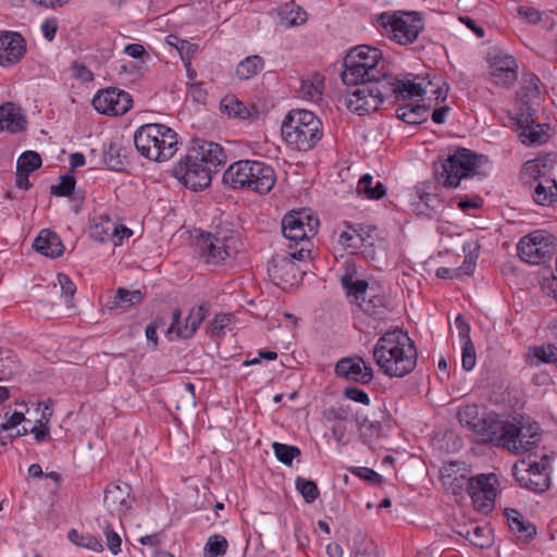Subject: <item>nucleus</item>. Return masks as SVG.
<instances>
[{
	"instance_id": "obj_55",
	"label": "nucleus",
	"mask_w": 557,
	"mask_h": 557,
	"mask_svg": "<svg viewBox=\"0 0 557 557\" xmlns=\"http://www.w3.org/2000/svg\"><path fill=\"white\" fill-rule=\"evenodd\" d=\"M533 356L543 363H553L557 356V346L554 344H547L542 346H534Z\"/></svg>"
},
{
	"instance_id": "obj_46",
	"label": "nucleus",
	"mask_w": 557,
	"mask_h": 557,
	"mask_svg": "<svg viewBox=\"0 0 557 557\" xmlns=\"http://www.w3.org/2000/svg\"><path fill=\"white\" fill-rule=\"evenodd\" d=\"M228 548V542L225 536L221 534H213L209 536L205 547V557H220L224 556Z\"/></svg>"
},
{
	"instance_id": "obj_2",
	"label": "nucleus",
	"mask_w": 557,
	"mask_h": 557,
	"mask_svg": "<svg viewBox=\"0 0 557 557\" xmlns=\"http://www.w3.org/2000/svg\"><path fill=\"white\" fill-rule=\"evenodd\" d=\"M360 94L368 95L362 103L359 99L350 100L349 110L359 115H366L375 112L381 104L387 102L394 104L399 100L413 99L416 97H423L426 94V87L418 75L412 73H400L393 75L389 72L382 82H379L377 88L368 89L366 86Z\"/></svg>"
},
{
	"instance_id": "obj_36",
	"label": "nucleus",
	"mask_w": 557,
	"mask_h": 557,
	"mask_svg": "<svg viewBox=\"0 0 557 557\" xmlns=\"http://www.w3.org/2000/svg\"><path fill=\"white\" fill-rule=\"evenodd\" d=\"M222 113L228 117L246 120L250 116L248 107L234 95H226L220 102Z\"/></svg>"
},
{
	"instance_id": "obj_11",
	"label": "nucleus",
	"mask_w": 557,
	"mask_h": 557,
	"mask_svg": "<svg viewBox=\"0 0 557 557\" xmlns=\"http://www.w3.org/2000/svg\"><path fill=\"white\" fill-rule=\"evenodd\" d=\"M239 236L233 230L201 232L196 238L200 258L207 264H220L238 252Z\"/></svg>"
},
{
	"instance_id": "obj_57",
	"label": "nucleus",
	"mask_w": 557,
	"mask_h": 557,
	"mask_svg": "<svg viewBox=\"0 0 557 557\" xmlns=\"http://www.w3.org/2000/svg\"><path fill=\"white\" fill-rule=\"evenodd\" d=\"M343 395L349 400H354L363 405H369L370 403L369 395L363 389H360L356 386L346 387L343 392Z\"/></svg>"
},
{
	"instance_id": "obj_7",
	"label": "nucleus",
	"mask_w": 557,
	"mask_h": 557,
	"mask_svg": "<svg viewBox=\"0 0 557 557\" xmlns=\"http://www.w3.org/2000/svg\"><path fill=\"white\" fill-rule=\"evenodd\" d=\"M281 131L285 141L299 151L311 150L323 136L322 122L313 112L304 109L289 111Z\"/></svg>"
},
{
	"instance_id": "obj_16",
	"label": "nucleus",
	"mask_w": 557,
	"mask_h": 557,
	"mask_svg": "<svg viewBox=\"0 0 557 557\" xmlns=\"http://www.w3.org/2000/svg\"><path fill=\"white\" fill-rule=\"evenodd\" d=\"M212 173L208 165H203L199 161L194 164L188 152L173 169V175L185 187L195 191L205 189L210 185Z\"/></svg>"
},
{
	"instance_id": "obj_37",
	"label": "nucleus",
	"mask_w": 557,
	"mask_h": 557,
	"mask_svg": "<svg viewBox=\"0 0 557 557\" xmlns=\"http://www.w3.org/2000/svg\"><path fill=\"white\" fill-rule=\"evenodd\" d=\"M264 67V60L257 54L246 57L235 70V75L240 81H247L256 76Z\"/></svg>"
},
{
	"instance_id": "obj_27",
	"label": "nucleus",
	"mask_w": 557,
	"mask_h": 557,
	"mask_svg": "<svg viewBox=\"0 0 557 557\" xmlns=\"http://www.w3.org/2000/svg\"><path fill=\"white\" fill-rule=\"evenodd\" d=\"M510 531L523 543H529L536 535V527L527 520L523 515L513 508H507L504 512Z\"/></svg>"
},
{
	"instance_id": "obj_25",
	"label": "nucleus",
	"mask_w": 557,
	"mask_h": 557,
	"mask_svg": "<svg viewBox=\"0 0 557 557\" xmlns=\"http://www.w3.org/2000/svg\"><path fill=\"white\" fill-rule=\"evenodd\" d=\"M26 53V42L16 32L0 33V65L10 67L18 63Z\"/></svg>"
},
{
	"instance_id": "obj_54",
	"label": "nucleus",
	"mask_w": 557,
	"mask_h": 557,
	"mask_svg": "<svg viewBox=\"0 0 557 557\" xmlns=\"http://www.w3.org/2000/svg\"><path fill=\"white\" fill-rule=\"evenodd\" d=\"M166 42L170 46H173L177 49V51L180 52V54L184 61L186 59H190L191 54L195 51L194 45H191L189 41L183 40L174 35H169L166 37Z\"/></svg>"
},
{
	"instance_id": "obj_44",
	"label": "nucleus",
	"mask_w": 557,
	"mask_h": 557,
	"mask_svg": "<svg viewBox=\"0 0 557 557\" xmlns=\"http://www.w3.org/2000/svg\"><path fill=\"white\" fill-rule=\"evenodd\" d=\"M67 539L75 545L84 547L97 553L103 550L102 543L90 533H79L77 530L72 529L67 533Z\"/></svg>"
},
{
	"instance_id": "obj_26",
	"label": "nucleus",
	"mask_w": 557,
	"mask_h": 557,
	"mask_svg": "<svg viewBox=\"0 0 557 557\" xmlns=\"http://www.w3.org/2000/svg\"><path fill=\"white\" fill-rule=\"evenodd\" d=\"M249 190L258 194H268L275 185L276 176L272 166L261 161L249 160L248 165Z\"/></svg>"
},
{
	"instance_id": "obj_48",
	"label": "nucleus",
	"mask_w": 557,
	"mask_h": 557,
	"mask_svg": "<svg viewBox=\"0 0 557 557\" xmlns=\"http://www.w3.org/2000/svg\"><path fill=\"white\" fill-rule=\"evenodd\" d=\"M295 486L307 504H312L320 496L317 484L311 480L297 476Z\"/></svg>"
},
{
	"instance_id": "obj_1",
	"label": "nucleus",
	"mask_w": 557,
	"mask_h": 557,
	"mask_svg": "<svg viewBox=\"0 0 557 557\" xmlns=\"http://www.w3.org/2000/svg\"><path fill=\"white\" fill-rule=\"evenodd\" d=\"M388 73V63L380 49L367 45L351 49L344 59V70L341 73L343 83L350 88L345 96V104L349 110L350 100H366L368 95H358L366 86L368 89L377 88Z\"/></svg>"
},
{
	"instance_id": "obj_5",
	"label": "nucleus",
	"mask_w": 557,
	"mask_h": 557,
	"mask_svg": "<svg viewBox=\"0 0 557 557\" xmlns=\"http://www.w3.org/2000/svg\"><path fill=\"white\" fill-rule=\"evenodd\" d=\"M282 233L289 240L290 256L298 261L311 257V238L319 230V219L310 209L292 210L282 219Z\"/></svg>"
},
{
	"instance_id": "obj_12",
	"label": "nucleus",
	"mask_w": 557,
	"mask_h": 557,
	"mask_svg": "<svg viewBox=\"0 0 557 557\" xmlns=\"http://www.w3.org/2000/svg\"><path fill=\"white\" fill-rule=\"evenodd\" d=\"M557 249V238L544 230L523 236L518 245V256L527 263L540 264L550 260Z\"/></svg>"
},
{
	"instance_id": "obj_8",
	"label": "nucleus",
	"mask_w": 557,
	"mask_h": 557,
	"mask_svg": "<svg viewBox=\"0 0 557 557\" xmlns=\"http://www.w3.org/2000/svg\"><path fill=\"white\" fill-rule=\"evenodd\" d=\"M485 161L484 154L457 147L442 159L441 170H435L436 180L443 187L455 189L460 186L462 180L473 177Z\"/></svg>"
},
{
	"instance_id": "obj_9",
	"label": "nucleus",
	"mask_w": 557,
	"mask_h": 557,
	"mask_svg": "<svg viewBox=\"0 0 557 557\" xmlns=\"http://www.w3.org/2000/svg\"><path fill=\"white\" fill-rule=\"evenodd\" d=\"M555 160L539 157L523 163L520 171L521 182L532 190V198L540 206L557 202V182L552 175Z\"/></svg>"
},
{
	"instance_id": "obj_31",
	"label": "nucleus",
	"mask_w": 557,
	"mask_h": 557,
	"mask_svg": "<svg viewBox=\"0 0 557 557\" xmlns=\"http://www.w3.org/2000/svg\"><path fill=\"white\" fill-rule=\"evenodd\" d=\"M459 465L456 462L449 463L445 467L442 474L443 484L453 494H461L462 491H469L470 478H467L465 473H459Z\"/></svg>"
},
{
	"instance_id": "obj_45",
	"label": "nucleus",
	"mask_w": 557,
	"mask_h": 557,
	"mask_svg": "<svg viewBox=\"0 0 557 557\" xmlns=\"http://www.w3.org/2000/svg\"><path fill=\"white\" fill-rule=\"evenodd\" d=\"M143 301V294L139 289L129 290L125 287H120L114 296L113 306L115 308H127L138 305Z\"/></svg>"
},
{
	"instance_id": "obj_28",
	"label": "nucleus",
	"mask_w": 557,
	"mask_h": 557,
	"mask_svg": "<svg viewBox=\"0 0 557 557\" xmlns=\"http://www.w3.org/2000/svg\"><path fill=\"white\" fill-rule=\"evenodd\" d=\"M517 96L521 102L520 108H530V111L535 112L533 106L537 104L541 100L540 78L533 73L524 74Z\"/></svg>"
},
{
	"instance_id": "obj_18",
	"label": "nucleus",
	"mask_w": 557,
	"mask_h": 557,
	"mask_svg": "<svg viewBox=\"0 0 557 557\" xmlns=\"http://www.w3.org/2000/svg\"><path fill=\"white\" fill-rule=\"evenodd\" d=\"M132 96L115 87L98 91L92 99L94 108L106 115H123L132 108Z\"/></svg>"
},
{
	"instance_id": "obj_52",
	"label": "nucleus",
	"mask_w": 557,
	"mask_h": 557,
	"mask_svg": "<svg viewBox=\"0 0 557 557\" xmlns=\"http://www.w3.org/2000/svg\"><path fill=\"white\" fill-rule=\"evenodd\" d=\"M349 471L355 476L368 482L371 485H381L384 482V479L381 474L367 467H352L349 469Z\"/></svg>"
},
{
	"instance_id": "obj_40",
	"label": "nucleus",
	"mask_w": 557,
	"mask_h": 557,
	"mask_svg": "<svg viewBox=\"0 0 557 557\" xmlns=\"http://www.w3.org/2000/svg\"><path fill=\"white\" fill-rule=\"evenodd\" d=\"M26 121L24 116L11 108L0 107V131L7 129L11 133H18L24 129Z\"/></svg>"
},
{
	"instance_id": "obj_61",
	"label": "nucleus",
	"mask_w": 557,
	"mask_h": 557,
	"mask_svg": "<svg viewBox=\"0 0 557 557\" xmlns=\"http://www.w3.org/2000/svg\"><path fill=\"white\" fill-rule=\"evenodd\" d=\"M57 280L61 286L62 293L67 297H73L76 293V285L70 278L69 275L64 273H59Z\"/></svg>"
},
{
	"instance_id": "obj_62",
	"label": "nucleus",
	"mask_w": 557,
	"mask_h": 557,
	"mask_svg": "<svg viewBox=\"0 0 557 557\" xmlns=\"http://www.w3.org/2000/svg\"><path fill=\"white\" fill-rule=\"evenodd\" d=\"M59 27V23L57 18H46L41 24V32L44 34V37L52 41L55 37L57 30Z\"/></svg>"
},
{
	"instance_id": "obj_47",
	"label": "nucleus",
	"mask_w": 557,
	"mask_h": 557,
	"mask_svg": "<svg viewBox=\"0 0 557 557\" xmlns=\"http://www.w3.org/2000/svg\"><path fill=\"white\" fill-rule=\"evenodd\" d=\"M272 448L278 461L292 466L293 460L300 456L301 451L297 446L274 442Z\"/></svg>"
},
{
	"instance_id": "obj_63",
	"label": "nucleus",
	"mask_w": 557,
	"mask_h": 557,
	"mask_svg": "<svg viewBox=\"0 0 557 557\" xmlns=\"http://www.w3.org/2000/svg\"><path fill=\"white\" fill-rule=\"evenodd\" d=\"M72 69L75 77L82 79L83 82H91L94 79L92 72L86 65L74 62L72 64Z\"/></svg>"
},
{
	"instance_id": "obj_29",
	"label": "nucleus",
	"mask_w": 557,
	"mask_h": 557,
	"mask_svg": "<svg viewBox=\"0 0 557 557\" xmlns=\"http://www.w3.org/2000/svg\"><path fill=\"white\" fill-rule=\"evenodd\" d=\"M249 160H239L232 163L223 173V184L232 189H248L251 187L248 180Z\"/></svg>"
},
{
	"instance_id": "obj_59",
	"label": "nucleus",
	"mask_w": 557,
	"mask_h": 557,
	"mask_svg": "<svg viewBox=\"0 0 557 557\" xmlns=\"http://www.w3.org/2000/svg\"><path fill=\"white\" fill-rule=\"evenodd\" d=\"M356 557H379L377 545L373 541H364L356 549Z\"/></svg>"
},
{
	"instance_id": "obj_3",
	"label": "nucleus",
	"mask_w": 557,
	"mask_h": 557,
	"mask_svg": "<svg viewBox=\"0 0 557 557\" xmlns=\"http://www.w3.org/2000/svg\"><path fill=\"white\" fill-rule=\"evenodd\" d=\"M373 359L379 369L389 377H405L418 360L414 342L399 329L384 333L373 348Z\"/></svg>"
},
{
	"instance_id": "obj_51",
	"label": "nucleus",
	"mask_w": 557,
	"mask_h": 557,
	"mask_svg": "<svg viewBox=\"0 0 557 557\" xmlns=\"http://www.w3.org/2000/svg\"><path fill=\"white\" fill-rule=\"evenodd\" d=\"M75 177L70 174L62 175L58 185H52L50 191L52 195L58 197L70 196L75 188Z\"/></svg>"
},
{
	"instance_id": "obj_17",
	"label": "nucleus",
	"mask_w": 557,
	"mask_h": 557,
	"mask_svg": "<svg viewBox=\"0 0 557 557\" xmlns=\"http://www.w3.org/2000/svg\"><path fill=\"white\" fill-rule=\"evenodd\" d=\"M460 424L480 436V440L490 443L492 432L496 426L498 416L491 412L480 416L476 405H466L457 413Z\"/></svg>"
},
{
	"instance_id": "obj_6",
	"label": "nucleus",
	"mask_w": 557,
	"mask_h": 557,
	"mask_svg": "<svg viewBox=\"0 0 557 557\" xmlns=\"http://www.w3.org/2000/svg\"><path fill=\"white\" fill-rule=\"evenodd\" d=\"M134 144L140 156L154 162L170 160L178 149L177 134L157 123L141 125L134 134Z\"/></svg>"
},
{
	"instance_id": "obj_38",
	"label": "nucleus",
	"mask_w": 557,
	"mask_h": 557,
	"mask_svg": "<svg viewBox=\"0 0 557 557\" xmlns=\"http://www.w3.org/2000/svg\"><path fill=\"white\" fill-rule=\"evenodd\" d=\"M396 115L408 124L417 125L428 120L429 108L424 104H405L397 108Z\"/></svg>"
},
{
	"instance_id": "obj_64",
	"label": "nucleus",
	"mask_w": 557,
	"mask_h": 557,
	"mask_svg": "<svg viewBox=\"0 0 557 557\" xmlns=\"http://www.w3.org/2000/svg\"><path fill=\"white\" fill-rule=\"evenodd\" d=\"M188 94L197 102H205L207 98V91L202 88V83L196 82L188 85Z\"/></svg>"
},
{
	"instance_id": "obj_30",
	"label": "nucleus",
	"mask_w": 557,
	"mask_h": 557,
	"mask_svg": "<svg viewBox=\"0 0 557 557\" xmlns=\"http://www.w3.org/2000/svg\"><path fill=\"white\" fill-rule=\"evenodd\" d=\"M33 247L45 257L58 258L63 255L64 246L59 235L50 230L40 231Z\"/></svg>"
},
{
	"instance_id": "obj_49",
	"label": "nucleus",
	"mask_w": 557,
	"mask_h": 557,
	"mask_svg": "<svg viewBox=\"0 0 557 557\" xmlns=\"http://www.w3.org/2000/svg\"><path fill=\"white\" fill-rule=\"evenodd\" d=\"M41 164L42 160L39 153L33 150H27L23 152L17 159L16 170L20 172L23 171L26 173H32L39 169Z\"/></svg>"
},
{
	"instance_id": "obj_4",
	"label": "nucleus",
	"mask_w": 557,
	"mask_h": 557,
	"mask_svg": "<svg viewBox=\"0 0 557 557\" xmlns=\"http://www.w3.org/2000/svg\"><path fill=\"white\" fill-rule=\"evenodd\" d=\"M542 440L537 422L528 417L518 416L511 420H497L490 437V444L507 449L515 455L531 453Z\"/></svg>"
},
{
	"instance_id": "obj_41",
	"label": "nucleus",
	"mask_w": 557,
	"mask_h": 557,
	"mask_svg": "<svg viewBox=\"0 0 557 557\" xmlns=\"http://www.w3.org/2000/svg\"><path fill=\"white\" fill-rule=\"evenodd\" d=\"M358 307L370 317L381 318L386 307V300L383 295L374 293V289L371 287L368 296L359 302Z\"/></svg>"
},
{
	"instance_id": "obj_19",
	"label": "nucleus",
	"mask_w": 557,
	"mask_h": 557,
	"mask_svg": "<svg viewBox=\"0 0 557 557\" xmlns=\"http://www.w3.org/2000/svg\"><path fill=\"white\" fill-rule=\"evenodd\" d=\"M490 76L494 85L509 88L518 79V62L505 52H495L490 58Z\"/></svg>"
},
{
	"instance_id": "obj_60",
	"label": "nucleus",
	"mask_w": 557,
	"mask_h": 557,
	"mask_svg": "<svg viewBox=\"0 0 557 557\" xmlns=\"http://www.w3.org/2000/svg\"><path fill=\"white\" fill-rule=\"evenodd\" d=\"M455 325L458 331V336L461 339V343H468V341H471V326L461 314L457 315V318L455 319Z\"/></svg>"
},
{
	"instance_id": "obj_34",
	"label": "nucleus",
	"mask_w": 557,
	"mask_h": 557,
	"mask_svg": "<svg viewBox=\"0 0 557 557\" xmlns=\"http://www.w3.org/2000/svg\"><path fill=\"white\" fill-rule=\"evenodd\" d=\"M357 193L367 199L379 200L386 195L387 188L380 181L373 185V176L367 173L358 181Z\"/></svg>"
},
{
	"instance_id": "obj_21",
	"label": "nucleus",
	"mask_w": 557,
	"mask_h": 557,
	"mask_svg": "<svg viewBox=\"0 0 557 557\" xmlns=\"http://www.w3.org/2000/svg\"><path fill=\"white\" fill-rule=\"evenodd\" d=\"M206 318V310L203 306L191 309L185 322L182 323V311L175 309L172 312V322L166 330V336L170 341L175 338L188 339L191 338L200 324Z\"/></svg>"
},
{
	"instance_id": "obj_58",
	"label": "nucleus",
	"mask_w": 557,
	"mask_h": 557,
	"mask_svg": "<svg viewBox=\"0 0 557 557\" xmlns=\"http://www.w3.org/2000/svg\"><path fill=\"white\" fill-rule=\"evenodd\" d=\"M38 443L50 441V429L44 423L42 419L36 421V424L29 430Z\"/></svg>"
},
{
	"instance_id": "obj_53",
	"label": "nucleus",
	"mask_w": 557,
	"mask_h": 557,
	"mask_svg": "<svg viewBox=\"0 0 557 557\" xmlns=\"http://www.w3.org/2000/svg\"><path fill=\"white\" fill-rule=\"evenodd\" d=\"M476 364V351L472 341L462 343L461 347V367L465 371H471Z\"/></svg>"
},
{
	"instance_id": "obj_50",
	"label": "nucleus",
	"mask_w": 557,
	"mask_h": 557,
	"mask_svg": "<svg viewBox=\"0 0 557 557\" xmlns=\"http://www.w3.org/2000/svg\"><path fill=\"white\" fill-rule=\"evenodd\" d=\"M322 82L313 83L309 79H302L299 87V97L306 100L318 101L321 98Z\"/></svg>"
},
{
	"instance_id": "obj_35",
	"label": "nucleus",
	"mask_w": 557,
	"mask_h": 557,
	"mask_svg": "<svg viewBox=\"0 0 557 557\" xmlns=\"http://www.w3.org/2000/svg\"><path fill=\"white\" fill-rule=\"evenodd\" d=\"M102 154L101 162L111 171H122L128 164L116 143L110 141L108 145H104Z\"/></svg>"
},
{
	"instance_id": "obj_32",
	"label": "nucleus",
	"mask_w": 557,
	"mask_h": 557,
	"mask_svg": "<svg viewBox=\"0 0 557 557\" xmlns=\"http://www.w3.org/2000/svg\"><path fill=\"white\" fill-rule=\"evenodd\" d=\"M117 234V224L107 214H100L95 219V224L90 228V236L99 242L106 243L114 240Z\"/></svg>"
},
{
	"instance_id": "obj_14",
	"label": "nucleus",
	"mask_w": 557,
	"mask_h": 557,
	"mask_svg": "<svg viewBox=\"0 0 557 557\" xmlns=\"http://www.w3.org/2000/svg\"><path fill=\"white\" fill-rule=\"evenodd\" d=\"M534 111L530 108H519L518 112L511 117L515 123V131L521 143L525 146H536L546 143L549 138L547 124H535Z\"/></svg>"
},
{
	"instance_id": "obj_43",
	"label": "nucleus",
	"mask_w": 557,
	"mask_h": 557,
	"mask_svg": "<svg viewBox=\"0 0 557 557\" xmlns=\"http://www.w3.org/2000/svg\"><path fill=\"white\" fill-rule=\"evenodd\" d=\"M20 370L16 355L10 349H0V381L11 379Z\"/></svg>"
},
{
	"instance_id": "obj_23",
	"label": "nucleus",
	"mask_w": 557,
	"mask_h": 557,
	"mask_svg": "<svg viewBox=\"0 0 557 557\" xmlns=\"http://www.w3.org/2000/svg\"><path fill=\"white\" fill-rule=\"evenodd\" d=\"M335 373L347 381L363 385L371 383L374 377L371 364L358 355L341 358L335 364Z\"/></svg>"
},
{
	"instance_id": "obj_20",
	"label": "nucleus",
	"mask_w": 557,
	"mask_h": 557,
	"mask_svg": "<svg viewBox=\"0 0 557 557\" xmlns=\"http://www.w3.org/2000/svg\"><path fill=\"white\" fill-rule=\"evenodd\" d=\"M189 159L194 163L199 161L203 165H208L211 172L219 171L227 162V154L224 148L214 141L194 140L193 146L187 151Z\"/></svg>"
},
{
	"instance_id": "obj_56",
	"label": "nucleus",
	"mask_w": 557,
	"mask_h": 557,
	"mask_svg": "<svg viewBox=\"0 0 557 557\" xmlns=\"http://www.w3.org/2000/svg\"><path fill=\"white\" fill-rule=\"evenodd\" d=\"M103 533L107 539V546L113 555H116L121 552V537L120 535L112 529L109 522H104L102 525Z\"/></svg>"
},
{
	"instance_id": "obj_22",
	"label": "nucleus",
	"mask_w": 557,
	"mask_h": 557,
	"mask_svg": "<svg viewBox=\"0 0 557 557\" xmlns=\"http://www.w3.org/2000/svg\"><path fill=\"white\" fill-rule=\"evenodd\" d=\"M295 260L290 256V251L288 255H276L272 258L268 272L275 285L285 288L286 286H293L301 278L302 272Z\"/></svg>"
},
{
	"instance_id": "obj_15",
	"label": "nucleus",
	"mask_w": 557,
	"mask_h": 557,
	"mask_svg": "<svg viewBox=\"0 0 557 557\" xmlns=\"http://www.w3.org/2000/svg\"><path fill=\"white\" fill-rule=\"evenodd\" d=\"M496 484L497 476L493 473L470 478L468 494L478 511L487 513L493 510L497 495Z\"/></svg>"
},
{
	"instance_id": "obj_39",
	"label": "nucleus",
	"mask_w": 557,
	"mask_h": 557,
	"mask_svg": "<svg viewBox=\"0 0 557 557\" xmlns=\"http://www.w3.org/2000/svg\"><path fill=\"white\" fill-rule=\"evenodd\" d=\"M356 422L359 428L360 435L371 442L372 440L379 438L382 433V422L375 418H369L368 416L357 412Z\"/></svg>"
},
{
	"instance_id": "obj_42",
	"label": "nucleus",
	"mask_w": 557,
	"mask_h": 557,
	"mask_svg": "<svg viewBox=\"0 0 557 557\" xmlns=\"http://www.w3.org/2000/svg\"><path fill=\"white\" fill-rule=\"evenodd\" d=\"M282 20L286 26H297L305 24L307 21V12L294 1L286 3L280 11Z\"/></svg>"
},
{
	"instance_id": "obj_13",
	"label": "nucleus",
	"mask_w": 557,
	"mask_h": 557,
	"mask_svg": "<svg viewBox=\"0 0 557 557\" xmlns=\"http://www.w3.org/2000/svg\"><path fill=\"white\" fill-rule=\"evenodd\" d=\"M512 475L521 487L535 493H543L548 490L550 479L548 473V456L543 455L541 461H517L512 466Z\"/></svg>"
},
{
	"instance_id": "obj_10",
	"label": "nucleus",
	"mask_w": 557,
	"mask_h": 557,
	"mask_svg": "<svg viewBox=\"0 0 557 557\" xmlns=\"http://www.w3.org/2000/svg\"><path fill=\"white\" fill-rule=\"evenodd\" d=\"M377 29L399 45L414 42L423 30L424 24L417 11H387L374 17Z\"/></svg>"
},
{
	"instance_id": "obj_24",
	"label": "nucleus",
	"mask_w": 557,
	"mask_h": 557,
	"mask_svg": "<svg viewBox=\"0 0 557 557\" xmlns=\"http://www.w3.org/2000/svg\"><path fill=\"white\" fill-rule=\"evenodd\" d=\"M132 487L127 483L112 482L104 490L103 503L112 515L119 518L127 515L133 505Z\"/></svg>"
},
{
	"instance_id": "obj_33",
	"label": "nucleus",
	"mask_w": 557,
	"mask_h": 557,
	"mask_svg": "<svg viewBox=\"0 0 557 557\" xmlns=\"http://www.w3.org/2000/svg\"><path fill=\"white\" fill-rule=\"evenodd\" d=\"M341 283L348 297L354 298V302L359 306V302L364 300L369 294V284L366 280H352L351 273H346L341 277Z\"/></svg>"
}]
</instances>
